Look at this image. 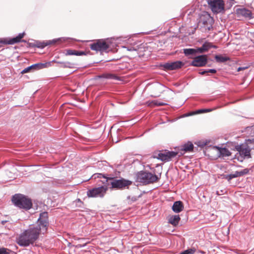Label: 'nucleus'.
Wrapping results in <instances>:
<instances>
[{
	"label": "nucleus",
	"mask_w": 254,
	"mask_h": 254,
	"mask_svg": "<svg viewBox=\"0 0 254 254\" xmlns=\"http://www.w3.org/2000/svg\"><path fill=\"white\" fill-rule=\"evenodd\" d=\"M40 233L38 228L32 226L19 235L17 243L20 246L27 247L34 243Z\"/></svg>",
	"instance_id": "obj_1"
},
{
	"label": "nucleus",
	"mask_w": 254,
	"mask_h": 254,
	"mask_svg": "<svg viewBox=\"0 0 254 254\" xmlns=\"http://www.w3.org/2000/svg\"><path fill=\"white\" fill-rule=\"evenodd\" d=\"M92 178H94L95 179H96V178H103L105 179L106 182H107L108 180H111V188L115 190L125 189L132 184L131 181L123 178L119 180L115 179V178H113L107 179L106 177L104 176L102 174H95L92 176Z\"/></svg>",
	"instance_id": "obj_2"
},
{
	"label": "nucleus",
	"mask_w": 254,
	"mask_h": 254,
	"mask_svg": "<svg viewBox=\"0 0 254 254\" xmlns=\"http://www.w3.org/2000/svg\"><path fill=\"white\" fill-rule=\"evenodd\" d=\"M12 201L16 206L25 210L30 209L32 206L31 200L21 194L14 195L12 198Z\"/></svg>",
	"instance_id": "obj_3"
},
{
	"label": "nucleus",
	"mask_w": 254,
	"mask_h": 254,
	"mask_svg": "<svg viewBox=\"0 0 254 254\" xmlns=\"http://www.w3.org/2000/svg\"><path fill=\"white\" fill-rule=\"evenodd\" d=\"M159 179L157 175L148 171H141L136 174V181L144 185L153 184Z\"/></svg>",
	"instance_id": "obj_4"
},
{
	"label": "nucleus",
	"mask_w": 254,
	"mask_h": 254,
	"mask_svg": "<svg viewBox=\"0 0 254 254\" xmlns=\"http://www.w3.org/2000/svg\"><path fill=\"white\" fill-rule=\"evenodd\" d=\"M235 149L238 152L236 156H237L238 154L239 155V156L238 157L239 161L242 162L245 158L249 159L251 158V150L247 144H241L236 145Z\"/></svg>",
	"instance_id": "obj_5"
},
{
	"label": "nucleus",
	"mask_w": 254,
	"mask_h": 254,
	"mask_svg": "<svg viewBox=\"0 0 254 254\" xmlns=\"http://www.w3.org/2000/svg\"><path fill=\"white\" fill-rule=\"evenodd\" d=\"M49 225L48 214L47 212H43L40 214L38 219V225L34 226L35 228H38L39 231L44 233L46 232Z\"/></svg>",
	"instance_id": "obj_6"
},
{
	"label": "nucleus",
	"mask_w": 254,
	"mask_h": 254,
	"mask_svg": "<svg viewBox=\"0 0 254 254\" xmlns=\"http://www.w3.org/2000/svg\"><path fill=\"white\" fill-rule=\"evenodd\" d=\"M108 190V187L105 186L94 188L87 191L89 197H103Z\"/></svg>",
	"instance_id": "obj_7"
},
{
	"label": "nucleus",
	"mask_w": 254,
	"mask_h": 254,
	"mask_svg": "<svg viewBox=\"0 0 254 254\" xmlns=\"http://www.w3.org/2000/svg\"><path fill=\"white\" fill-rule=\"evenodd\" d=\"M207 3L214 13H219L224 9V2L222 0H208Z\"/></svg>",
	"instance_id": "obj_8"
},
{
	"label": "nucleus",
	"mask_w": 254,
	"mask_h": 254,
	"mask_svg": "<svg viewBox=\"0 0 254 254\" xmlns=\"http://www.w3.org/2000/svg\"><path fill=\"white\" fill-rule=\"evenodd\" d=\"M92 50L100 52H106L109 48V45L103 40H99L96 43L90 45Z\"/></svg>",
	"instance_id": "obj_9"
},
{
	"label": "nucleus",
	"mask_w": 254,
	"mask_h": 254,
	"mask_svg": "<svg viewBox=\"0 0 254 254\" xmlns=\"http://www.w3.org/2000/svg\"><path fill=\"white\" fill-rule=\"evenodd\" d=\"M184 65V63L181 61H177L172 62H168L161 65L163 69L166 70H173L181 68Z\"/></svg>",
	"instance_id": "obj_10"
},
{
	"label": "nucleus",
	"mask_w": 254,
	"mask_h": 254,
	"mask_svg": "<svg viewBox=\"0 0 254 254\" xmlns=\"http://www.w3.org/2000/svg\"><path fill=\"white\" fill-rule=\"evenodd\" d=\"M25 33H19L16 37L12 38H2L0 39V47L2 44L3 45H13L21 41V39L24 37Z\"/></svg>",
	"instance_id": "obj_11"
},
{
	"label": "nucleus",
	"mask_w": 254,
	"mask_h": 254,
	"mask_svg": "<svg viewBox=\"0 0 254 254\" xmlns=\"http://www.w3.org/2000/svg\"><path fill=\"white\" fill-rule=\"evenodd\" d=\"M51 65V62L46 63H37L24 68L22 71V73H27L30 71H34L39 69L46 68Z\"/></svg>",
	"instance_id": "obj_12"
},
{
	"label": "nucleus",
	"mask_w": 254,
	"mask_h": 254,
	"mask_svg": "<svg viewBox=\"0 0 254 254\" xmlns=\"http://www.w3.org/2000/svg\"><path fill=\"white\" fill-rule=\"evenodd\" d=\"M177 154V152L165 150L164 152L159 153L157 158L162 161H169L175 157Z\"/></svg>",
	"instance_id": "obj_13"
},
{
	"label": "nucleus",
	"mask_w": 254,
	"mask_h": 254,
	"mask_svg": "<svg viewBox=\"0 0 254 254\" xmlns=\"http://www.w3.org/2000/svg\"><path fill=\"white\" fill-rule=\"evenodd\" d=\"M207 63V59L206 55H202L194 58L190 63V65L196 67H202L205 66Z\"/></svg>",
	"instance_id": "obj_14"
},
{
	"label": "nucleus",
	"mask_w": 254,
	"mask_h": 254,
	"mask_svg": "<svg viewBox=\"0 0 254 254\" xmlns=\"http://www.w3.org/2000/svg\"><path fill=\"white\" fill-rule=\"evenodd\" d=\"M249 169H245L241 171H236L233 174L225 175L224 176V178L227 180L228 181H230L232 179L237 178L238 177L243 176L245 175L248 174L249 172Z\"/></svg>",
	"instance_id": "obj_15"
},
{
	"label": "nucleus",
	"mask_w": 254,
	"mask_h": 254,
	"mask_svg": "<svg viewBox=\"0 0 254 254\" xmlns=\"http://www.w3.org/2000/svg\"><path fill=\"white\" fill-rule=\"evenodd\" d=\"M212 18L207 12H205L200 16L199 19V23H202L204 26H207L208 24H211L212 22Z\"/></svg>",
	"instance_id": "obj_16"
},
{
	"label": "nucleus",
	"mask_w": 254,
	"mask_h": 254,
	"mask_svg": "<svg viewBox=\"0 0 254 254\" xmlns=\"http://www.w3.org/2000/svg\"><path fill=\"white\" fill-rule=\"evenodd\" d=\"M213 148L216 149L218 151V155L219 157L223 158L228 157L231 155V152L226 147H220L219 146H214Z\"/></svg>",
	"instance_id": "obj_17"
},
{
	"label": "nucleus",
	"mask_w": 254,
	"mask_h": 254,
	"mask_svg": "<svg viewBox=\"0 0 254 254\" xmlns=\"http://www.w3.org/2000/svg\"><path fill=\"white\" fill-rule=\"evenodd\" d=\"M193 145L190 142H188L187 143L182 145L181 146L180 153L181 154H184L185 152H190L193 151Z\"/></svg>",
	"instance_id": "obj_18"
},
{
	"label": "nucleus",
	"mask_w": 254,
	"mask_h": 254,
	"mask_svg": "<svg viewBox=\"0 0 254 254\" xmlns=\"http://www.w3.org/2000/svg\"><path fill=\"white\" fill-rule=\"evenodd\" d=\"M238 14L246 17V18H252V12L250 10L246 8H239L237 10Z\"/></svg>",
	"instance_id": "obj_19"
},
{
	"label": "nucleus",
	"mask_w": 254,
	"mask_h": 254,
	"mask_svg": "<svg viewBox=\"0 0 254 254\" xmlns=\"http://www.w3.org/2000/svg\"><path fill=\"white\" fill-rule=\"evenodd\" d=\"M184 208L183 204L181 201H177L174 203L172 209L176 213H179L183 210Z\"/></svg>",
	"instance_id": "obj_20"
},
{
	"label": "nucleus",
	"mask_w": 254,
	"mask_h": 254,
	"mask_svg": "<svg viewBox=\"0 0 254 254\" xmlns=\"http://www.w3.org/2000/svg\"><path fill=\"white\" fill-rule=\"evenodd\" d=\"M99 78H105V79H114V80H119L120 77L117 76L116 75L111 73H105L101 75H99L98 76Z\"/></svg>",
	"instance_id": "obj_21"
},
{
	"label": "nucleus",
	"mask_w": 254,
	"mask_h": 254,
	"mask_svg": "<svg viewBox=\"0 0 254 254\" xmlns=\"http://www.w3.org/2000/svg\"><path fill=\"white\" fill-rule=\"evenodd\" d=\"M180 219L181 218L179 215H172L169 217L168 222L174 226H176L178 225Z\"/></svg>",
	"instance_id": "obj_22"
},
{
	"label": "nucleus",
	"mask_w": 254,
	"mask_h": 254,
	"mask_svg": "<svg viewBox=\"0 0 254 254\" xmlns=\"http://www.w3.org/2000/svg\"><path fill=\"white\" fill-rule=\"evenodd\" d=\"M210 42H206L201 47L197 49V52L199 53H203L204 52L207 51L210 48Z\"/></svg>",
	"instance_id": "obj_23"
},
{
	"label": "nucleus",
	"mask_w": 254,
	"mask_h": 254,
	"mask_svg": "<svg viewBox=\"0 0 254 254\" xmlns=\"http://www.w3.org/2000/svg\"><path fill=\"white\" fill-rule=\"evenodd\" d=\"M148 106L152 107L153 106H161L167 105V103L161 102L159 100H155L147 102Z\"/></svg>",
	"instance_id": "obj_24"
},
{
	"label": "nucleus",
	"mask_w": 254,
	"mask_h": 254,
	"mask_svg": "<svg viewBox=\"0 0 254 254\" xmlns=\"http://www.w3.org/2000/svg\"><path fill=\"white\" fill-rule=\"evenodd\" d=\"M213 110V109H199V110H197L195 112H192V113H189L188 114L186 115V116H191V115H193L197 114L210 112L211 111H212Z\"/></svg>",
	"instance_id": "obj_25"
},
{
	"label": "nucleus",
	"mask_w": 254,
	"mask_h": 254,
	"mask_svg": "<svg viewBox=\"0 0 254 254\" xmlns=\"http://www.w3.org/2000/svg\"><path fill=\"white\" fill-rule=\"evenodd\" d=\"M197 52V49H184V53L187 56L193 55Z\"/></svg>",
	"instance_id": "obj_26"
},
{
	"label": "nucleus",
	"mask_w": 254,
	"mask_h": 254,
	"mask_svg": "<svg viewBox=\"0 0 254 254\" xmlns=\"http://www.w3.org/2000/svg\"><path fill=\"white\" fill-rule=\"evenodd\" d=\"M215 59L216 62L218 63H224L229 60V58L228 57H224L221 55H216L215 56Z\"/></svg>",
	"instance_id": "obj_27"
},
{
	"label": "nucleus",
	"mask_w": 254,
	"mask_h": 254,
	"mask_svg": "<svg viewBox=\"0 0 254 254\" xmlns=\"http://www.w3.org/2000/svg\"><path fill=\"white\" fill-rule=\"evenodd\" d=\"M66 38L61 37V38H59L57 39H53L52 40H49L47 42V46L49 45H51V44H54L58 42L65 41L66 40Z\"/></svg>",
	"instance_id": "obj_28"
},
{
	"label": "nucleus",
	"mask_w": 254,
	"mask_h": 254,
	"mask_svg": "<svg viewBox=\"0 0 254 254\" xmlns=\"http://www.w3.org/2000/svg\"><path fill=\"white\" fill-rule=\"evenodd\" d=\"M58 64H62L61 67L65 68H72L73 67L74 64L70 62H57Z\"/></svg>",
	"instance_id": "obj_29"
},
{
	"label": "nucleus",
	"mask_w": 254,
	"mask_h": 254,
	"mask_svg": "<svg viewBox=\"0 0 254 254\" xmlns=\"http://www.w3.org/2000/svg\"><path fill=\"white\" fill-rule=\"evenodd\" d=\"M34 46L38 48L43 49L47 46V42H41L40 41H36Z\"/></svg>",
	"instance_id": "obj_30"
},
{
	"label": "nucleus",
	"mask_w": 254,
	"mask_h": 254,
	"mask_svg": "<svg viewBox=\"0 0 254 254\" xmlns=\"http://www.w3.org/2000/svg\"><path fill=\"white\" fill-rule=\"evenodd\" d=\"M195 252V248H191L189 249L188 250H186L181 253H180L179 254H193Z\"/></svg>",
	"instance_id": "obj_31"
},
{
	"label": "nucleus",
	"mask_w": 254,
	"mask_h": 254,
	"mask_svg": "<svg viewBox=\"0 0 254 254\" xmlns=\"http://www.w3.org/2000/svg\"><path fill=\"white\" fill-rule=\"evenodd\" d=\"M13 252L9 249L2 248H0V254H11Z\"/></svg>",
	"instance_id": "obj_32"
},
{
	"label": "nucleus",
	"mask_w": 254,
	"mask_h": 254,
	"mask_svg": "<svg viewBox=\"0 0 254 254\" xmlns=\"http://www.w3.org/2000/svg\"><path fill=\"white\" fill-rule=\"evenodd\" d=\"M77 51L73 50H67L66 51V55H77Z\"/></svg>",
	"instance_id": "obj_33"
},
{
	"label": "nucleus",
	"mask_w": 254,
	"mask_h": 254,
	"mask_svg": "<svg viewBox=\"0 0 254 254\" xmlns=\"http://www.w3.org/2000/svg\"><path fill=\"white\" fill-rule=\"evenodd\" d=\"M163 86L162 84L158 83H157L153 85L154 89L158 90L159 93L161 92L160 90H161Z\"/></svg>",
	"instance_id": "obj_34"
},
{
	"label": "nucleus",
	"mask_w": 254,
	"mask_h": 254,
	"mask_svg": "<svg viewBox=\"0 0 254 254\" xmlns=\"http://www.w3.org/2000/svg\"><path fill=\"white\" fill-rule=\"evenodd\" d=\"M86 55V54L84 52L77 51L76 56H83V55Z\"/></svg>",
	"instance_id": "obj_35"
},
{
	"label": "nucleus",
	"mask_w": 254,
	"mask_h": 254,
	"mask_svg": "<svg viewBox=\"0 0 254 254\" xmlns=\"http://www.w3.org/2000/svg\"><path fill=\"white\" fill-rule=\"evenodd\" d=\"M216 70L215 69H208L207 72L208 73H215L216 72Z\"/></svg>",
	"instance_id": "obj_36"
},
{
	"label": "nucleus",
	"mask_w": 254,
	"mask_h": 254,
	"mask_svg": "<svg viewBox=\"0 0 254 254\" xmlns=\"http://www.w3.org/2000/svg\"><path fill=\"white\" fill-rule=\"evenodd\" d=\"M124 48H127V50L128 51H134L136 50V49L132 47H127V48L126 47H124Z\"/></svg>",
	"instance_id": "obj_37"
},
{
	"label": "nucleus",
	"mask_w": 254,
	"mask_h": 254,
	"mask_svg": "<svg viewBox=\"0 0 254 254\" xmlns=\"http://www.w3.org/2000/svg\"><path fill=\"white\" fill-rule=\"evenodd\" d=\"M206 73H208L207 69L203 70L199 72L201 75H204Z\"/></svg>",
	"instance_id": "obj_38"
},
{
	"label": "nucleus",
	"mask_w": 254,
	"mask_h": 254,
	"mask_svg": "<svg viewBox=\"0 0 254 254\" xmlns=\"http://www.w3.org/2000/svg\"><path fill=\"white\" fill-rule=\"evenodd\" d=\"M210 48H214V49H217V46H216V45H213L212 43H210Z\"/></svg>",
	"instance_id": "obj_39"
},
{
	"label": "nucleus",
	"mask_w": 254,
	"mask_h": 254,
	"mask_svg": "<svg viewBox=\"0 0 254 254\" xmlns=\"http://www.w3.org/2000/svg\"><path fill=\"white\" fill-rule=\"evenodd\" d=\"M246 67H239L238 69V71H240L241 70L245 69Z\"/></svg>",
	"instance_id": "obj_40"
},
{
	"label": "nucleus",
	"mask_w": 254,
	"mask_h": 254,
	"mask_svg": "<svg viewBox=\"0 0 254 254\" xmlns=\"http://www.w3.org/2000/svg\"><path fill=\"white\" fill-rule=\"evenodd\" d=\"M158 96H159V95L154 96V97H158Z\"/></svg>",
	"instance_id": "obj_41"
}]
</instances>
